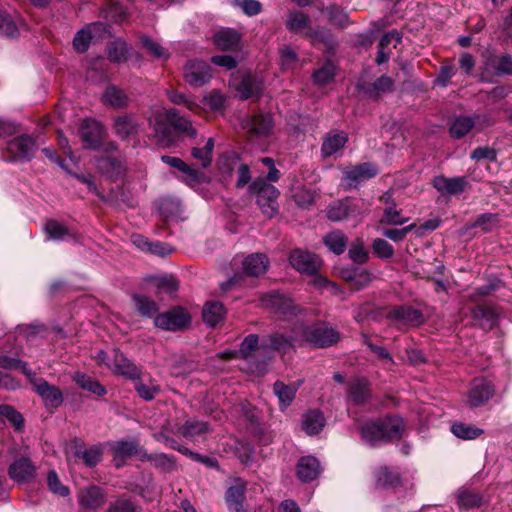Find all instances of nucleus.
Instances as JSON below:
<instances>
[{
	"mask_svg": "<svg viewBox=\"0 0 512 512\" xmlns=\"http://www.w3.org/2000/svg\"><path fill=\"white\" fill-rule=\"evenodd\" d=\"M359 430L362 440L371 447H376L401 438L404 422L398 415H387L365 422Z\"/></svg>",
	"mask_w": 512,
	"mask_h": 512,
	"instance_id": "nucleus-1",
	"label": "nucleus"
},
{
	"mask_svg": "<svg viewBox=\"0 0 512 512\" xmlns=\"http://www.w3.org/2000/svg\"><path fill=\"white\" fill-rule=\"evenodd\" d=\"M300 341L314 348L333 346L340 340V333L324 321H317L312 325L297 324Z\"/></svg>",
	"mask_w": 512,
	"mask_h": 512,
	"instance_id": "nucleus-2",
	"label": "nucleus"
},
{
	"mask_svg": "<svg viewBox=\"0 0 512 512\" xmlns=\"http://www.w3.org/2000/svg\"><path fill=\"white\" fill-rule=\"evenodd\" d=\"M289 262L301 274L315 276L313 279L315 287L323 288L330 285L327 278L318 275L322 262L316 254L301 249H294L290 252Z\"/></svg>",
	"mask_w": 512,
	"mask_h": 512,
	"instance_id": "nucleus-3",
	"label": "nucleus"
},
{
	"mask_svg": "<svg viewBox=\"0 0 512 512\" xmlns=\"http://www.w3.org/2000/svg\"><path fill=\"white\" fill-rule=\"evenodd\" d=\"M286 29L292 33L311 40L325 41L328 33L325 30H314L312 20L301 10H292L285 20Z\"/></svg>",
	"mask_w": 512,
	"mask_h": 512,
	"instance_id": "nucleus-4",
	"label": "nucleus"
},
{
	"mask_svg": "<svg viewBox=\"0 0 512 512\" xmlns=\"http://www.w3.org/2000/svg\"><path fill=\"white\" fill-rule=\"evenodd\" d=\"M249 189L257 195L256 201L262 213L268 218H273L278 213L279 190L264 178L255 179Z\"/></svg>",
	"mask_w": 512,
	"mask_h": 512,
	"instance_id": "nucleus-5",
	"label": "nucleus"
},
{
	"mask_svg": "<svg viewBox=\"0 0 512 512\" xmlns=\"http://www.w3.org/2000/svg\"><path fill=\"white\" fill-rule=\"evenodd\" d=\"M7 473L17 485H29L36 480L38 467L28 455L23 454L11 461Z\"/></svg>",
	"mask_w": 512,
	"mask_h": 512,
	"instance_id": "nucleus-6",
	"label": "nucleus"
},
{
	"mask_svg": "<svg viewBox=\"0 0 512 512\" xmlns=\"http://www.w3.org/2000/svg\"><path fill=\"white\" fill-rule=\"evenodd\" d=\"M262 302L283 320H292L302 313V309L290 297L278 291L267 293L263 296Z\"/></svg>",
	"mask_w": 512,
	"mask_h": 512,
	"instance_id": "nucleus-7",
	"label": "nucleus"
},
{
	"mask_svg": "<svg viewBox=\"0 0 512 512\" xmlns=\"http://www.w3.org/2000/svg\"><path fill=\"white\" fill-rule=\"evenodd\" d=\"M184 81L192 87H201L212 78V68L209 63L199 59H189L183 66Z\"/></svg>",
	"mask_w": 512,
	"mask_h": 512,
	"instance_id": "nucleus-8",
	"label": "nucleus"
},
{
	"mask_svg": "<svg viewBox=\"0 0 512 512\" xmlns=\"http://www.w3.org/2000/svg\"><path fill=\"white\" fill-rule=\"evenodd\" d=\"M103 452L104 450L101 444H94L87 447L85 443L78 438L71 441L68 450L71 457L75 460H81L88 468H94L102 461Z\"/></svg>",
	"mask_w": 512,
	"mask_h": 512,
	"instance_id": "nucleus-9",
	"label": "nucleus"
},
{
	"mask_svg": "<svg viewBox=\"0 0 512 512\" xmlns=\"http://www.w3.org/2000/svg\"><path fill=\"white\" fill-rule=\"evenodd\" d=\"M189 313L182 307H174L154 317L156 327L166 331L184 330L190 323Z\"/></svg>",
	"mask_w": 512,
	"mask_h": 512,
	"instance_id": "nucleus-10",
	"label": "nucleus"
},
{
	"mask_svg": "<svg viewBox=\"0 0 512 512\" xmlns=\"http://www.w3.org/2000/svg\"><path fill=\"white\" fill-rule=\"evenodd\" d=\"M157 143L163 148H172L177 145V138L171 121L168 120L167 110L158 112L150 121Z\"/></svg>",
	"mask_w": 512,
	"mask_h": 512,
	"instance_id": "nucleus-11",
	"label": "nucleus"
},
{
	"mask_svg": "<svg viewBox=\"0 0 512 512\" xmlns=\"http://www.w3.org/2000/svg\"><path fill=\"white\" fill-rule=\"evenodd\" d=\"M298 342H300V337L296 324L293 328L292 335L286 336L280 332H274L268 336L263 337L260 347L264 352L273 350L285 354L294 347L295 343Z\"/></svg>",
	"mask_w": 512,
	"mask_h": 512,
	"instance_id": "nucleus-12",
	"label": "nucleus"
},
{
	"mask_svg": "<svg viewBox=\"0 0 512 512\" xmlns=\"http://www.w3.org/2000/svg\"><path fill=\"white\" fill-rule=\"evenodd\" d=\"M386 318L406 327H419L424 323L422 311L410 305L394 306L387 313Z\"/></svg>",
	"mask_w": 512,
	"mask_h": 512,
	"instance_id": "nucleus-13",
	"label": "nucleus"
},
{
	"mask_svg": "<svg viewBox=\"0 0 512 512\" xmlns=\"http://www.w3.org/2000/svg\"><path fill=\"white\" fill-rule=\"evenodd\" d=\"M37 150L36 141L27 134L15 137L7 144V151L13 160L30 161Z\"/></svg>",
	"mask_w": 512,
	"mask_h": 512,
	"instance_id": "nucleus-14",
	"label": "nucleus"
},
{
	"mask_svg": "<svg viewBox=\"0 0 512 512\" xmlns=\"http://www.w3.org/2000/svg\"><path fill=\"white\" fill-rule=\"evenodd\" d=\"M495 387L493 383L485 378L473 380L468 392L467 404L471 408L485 405L494 395Z\"/></svg>",
	"mask_w": 512,
	"mask_h": 512,
	"instance_id": "nucleus-15",
	"label": "nucleus"
},
{
	"mask_svg": "<svg viewBox=\"0 0 512 512\" xmlns=\"http://www.w3.org/2000/svg\"><path fill=\"white\" fill-rule=\"evenodd\" d=\"M31 384L33 390L42 398L46 408L55 409L62 405L64 398L58 387L49 384L43 378H34Z\"/></svg>",
	"mask_w": 512,
	"mask_h": 512,
	"instance_id": "nucleus-16",
	"label": "nucleus"
},
{
	"mask_svg": "<svg viewBox=\"0 0 512 512\" xmlns=\"http://www.w3.org/2000/svg\"><path fill=\"white\" fill-rule=\"evenodd\" d=\"M468 184L465 176L449 178L444 175H438L432 180L433 187L444 197L461 194L466 190Z\"/></svg>",
	"mask_w": 512,
	"mask_h": 512,
	"instance_id": "nucleus-17",
	"label": "nucleus"
},
{
	"mask_svg": "<svg viewBox=\"0 0 512 512\" xmlns=\"http://www.w3.org/2000/svg\"><path fill=\"white\" fill-rule=\"evenodd\" d=\"M107 367L126 379L137 380L141 376V369L118 349L113 350L112 362L107 363Z\"/></svg>",
	"mask_w": 512,
	"mask_h": 512,
	"instance_id": "nucleus-18",
	"label": "nucleus"
},
{
	"mask_svg": "<svg viewBox=\"0 0 512 512\" xmlns=\"http://www.w3.org/2000/svg\"><path fill=\"white\" fill-rule=\"evenodd\" d=\"M247 483L241 478H234L228 487L225 500L230 512H247L244 509Z\"/></svg>",
	"mask_w": 512,
	"mask_h": 512,
	"instance_id": "nucleus-19",
	"label": "nucleus"
},
{
	"mask_svg": "<svg viewBox=\"0 0 512 512\" xmlns=\"http://www.w3.org/2000/svg\"><path fill=\"white\" fill-rule=\"evenodd\" d=\"M80 136L85 148L97 150L102 145L105 130L99 122L89 120L82 124L80 128Z\"/></svg>",
	"mask_w": 512,
	"mask_h": 512,
	"instance_id": "nucleus-20",
	"label": "nucleus"
},
{
	"mask_svg": "<svg viewBox=\"0 0 512 512\" xmlns=\"http://www.w3.org/2000/svg\"><path fill=\"white\" fill-rule=\"evenodd\" d=\"M357 89L364 93L372 100L378 99L382 94L392 92L394 90V81L387 75L378 77L372 83L358 82Z\"/></svg>",
	"mask_w": 512,
	"mask_h": 512,
	"instance_id": "nucleus-21",
	"label": "nucleus"
},
{
	"mask_svg": "<svg viewBox=\"0 0 512 512\" xmlns=\"http://www.w3.org/2000/svg\"><path fill=\"white\" fill-rule=\"evenodd\" d=\"M358 212L359 209L357 205L346 198L330 204L327 207L326 216L333 222H341L356 215Z\"/></svg>",
	"mask_w": 512,
	"mask_h": 512,
	"instance_id": "nucleus-22",
	"label": "nucleus"
},
{
	"mask_svg": "<svg viewBox=\"0 0 512 512\" xmlns=\"http://www.w3.org/2000/svg\"><path fill=\"white\" fill-rule=\"evenodd\" d=\"M111 452H116L120 456L126 458L137 457L142 461V455L145 453V448L141 446L140 441L135 438L121 439L109 443Z\"/></svg>",
	"mask_w": 512,
	"mask_h": 512,
	"instance_id": "nucleus-23",
	"label": "nucleus"
},
{
	"mask_svg": "<svg viewBox=\"0 0 512 512\" xmlns=\"http://www.w3.org/2000/svg\"><path fill=\"white\" fill-rule=\"evenodd\" d=\"M237 168V181L236 187L243 188L246 186L251 180V174L249 166L246 164H240L237 155H232L227 157L225 161L221 164V171L226 174H231L232 171Z\"/></svg>",
	"mask_w": 512,
	"mask_h": 512,
	"instance_id": "nucleus-24",
	"label": "nucleus"
},
{
	"mask_svg": "<svg viewBox=\"0 0 512 512\" xmlns=\"http://www.w3.org/2000/svg\"><path fill=\"white\" fill-rule=\"evenodd\" d=\"M347 398L355 405H364L370 399L369 382L364 378H355L347 387Z\"/></svg>",
	"mask_w": 512,
	"mask_h": 512,
	"instance_id": "nucleus-25",
	"label": "nucleus"
},
{
	"mask_svg": "<svg viewBox=\"0 0 512 512\" xmlns=\"http://www.w3.org/2000/svg\"><path fill=\"white\" fill-rule=\"evenodd\" d=\"M241 34L232 28H222L213 36L214 44L223 51H234L240 46Z\"/></svg>",
	"mask_w": 512,
	"mask_h": 512,
	"instance_id": "nucleus-26",
	"label": "nucleus"
},
{
	"mask_svg": "<svg viewBox=\"0 0 512 512\" xmlns=\"http://www.w3.org/2000/svg\"><path fill=\"white\" fill-rule=\"evenodd\" d=\"M321 473V466L314 456L301 457L297 464V477L302 482H311Z\"/></svg>",
	"mask_w": 512,
	"mask_h": 512,
	"instance_id": "nucleus-27",
	"label": "nucleus"
},
{
	"mask_svg": "<svg viewBox=\"0 0 512 512\" xmlns=\"http://www.w3.org/2000/svg\"><path fill=\"white\" fill-rule=\"evenodd\" d=\"M240 99L247 100L252 97L258 98L262 92V82L251 74L244 75L235 84Z\"/></svg>",
	"mask_w": 512,
	"mask_h": 512,
	"instance_id": "nucleus-28",
	"label": "nucleus"
},
{
	"mask_svg": "<svg viewBox=\"0 0 512 512\" xmlns=\"http://www.w3.org/2000/svg\"><path fill=\"white\" fill-rule=\"evenodd\" d=\"M23 27L24 23L18 14L0 12V36L15 38Z\"/></svg>",
	"mask_w": 512,
	"mask_h": 512,
	"instance_id": "nucleus-29",
	"label": "nucleus"
},
{
	"mask_svg": "<svg viewBox=\"0 0 512 512\" xmlns=\"http://www.w3.org/2000/svg\"><path fill=\"white\" fill-rule=\"evenodd\" d=\"M151 462L154 468L161 472L170 473L177 470L176 458L165 453H145L142 455V462Z\"/></svg>",
	"mask_w": 512,
	"mask_h": 512,
	"instance_id": "nucleus-30",
	"label": "nucleus"
},
{
	"mask_svg": "<svg viewBox=\"0 0 512 512\" xmlns=\"http://www.w3.org/2000/svg\"><path fill=\"white\" fill-rule=\"evenodd\" d=\"M378 174V168L375 164L370 162L355 165L345 171V178L353 183H360Z\"/></svg>",
	"mask_w": 512,
	"mask_h": 512,
	"instance_id": "nucleus-31",
	"label": "nucleus"
},
{
	"mask_svg": "<svg viewBox=\"0 0 512 512\" xmlns=\"http://www.w3.org/2000/svg\"><path fill=\"white\" fill-rule=\"evenodd\" d=\"M299 384H285L283 381L277 380L273 384V392L278 398L279 407L284 411L294 401Z\"/></svg>",
	"mask_w": 512,
	"mask_h": 512,
	"instance_id": "nucleus-32",
	"label": "nucleus"
},
{
	"mask_svg": "<svg viewBox=\"0 0 512 512\" xmlns=\"http://www.w3.org/2000/svg\"><path fill=\"white\" fill-rule=\"evenodd\" d=\"M247 127L253 136H267L273 128L272 116L262 113L252 115L247 122Z\"/></svg>",
	"mask_w": 512,
	"mask_h": 512,
	"instance_id": "nucleus-33",
	"label": "nucleus"
},
{
	"mask_svg": "<svg viewBox=\"0 0 512 512\" xmlns=\"http://www.w3.org/2000/svg\"><path fill=\"white\" fill-rule=\"evenodd\" d=\"M168 120L171 121L174 132L178 135L194 138L197 135L196 129L192 126L190 120L181 116L175 108L167 109Z\"/></svg>",
	"mask_w": 512,
	"mask_h": 512,
	"instance_id": "nucleus-34",
	"label": "nucleus"
},
{
	"mask_svg": "<svg viewBox=\"0 0 512 512\" xmlns=\"http://www.w3.org/2000/svg\"><path fill=\"white\" fill-rule=\"evenodd\" d=\"M242 264L246 275L258 277L266 272L269 261L265 254L254 253L247 256Z\"/></svg>",
	"mask_w": 512,
	"mask_h": 512,
	"instance_id": "nucleus-35",
	"label": "nucleus"
},
{
	"mask_svg": "<svg viewBox=\"0 0 512 512\" xmlns=\"http://www.w3.org/2000/svg\"><path fill=\"white\" fill-rule=\"evenodd\" d=\"M500 225V215L498 213H483L478 215L473 222L467 223L465 230L479 228L482 233H490Z\"/></svg>",
	"mask_w": 512,
	"mask_h": 512,
	"instance_id": "nucleus-36",
	"label": "nucleus"
},
{
	"mask_svg": "<svg viewBox=\"0 0 512 512\" xmlns=\"http://www.w3.org/2000/svg\"><path fill=\"white\" fill-rule=\"evenodd\" d=\"M472 315L484 329H492L497 324L498 313L493 306L478 304L473 308Z\"/></svg>",
	"mask_w": 512,
	"mask_h": 512,
	"instance_id": "nucleus-37",
	"label": "nucleus"
},
{
	"mask_svg": "<svg viewBox=\"0 0 512 512\" xmlns=\"http://www.w3.org/2000/svg\"><path fill=\"white\" fill-rule=\"evenodd\" d=\"M325 418L320 410L312 409L302 416V429L308 435H316L325 426Z\"/></svg>",
	"mask_w": 512,
	"mask_h": 512,
	"instance_id": "nucleus-38",
	"label": "nucleus"
},
{
	"mask_svg": "<svg viewBox=\"0 0 512 512\" xmlns=\"http://www.w3.org/2000/svg\"><path fill=\"white\" fill-rule=\"evenodd\" d=\"M80 504L88 509H96L105 501V495L98 486H90L79 493Z\"/></svg>",
	"mask_w": 512,
	"mask_h": 512,
	"instance_id": "nucleus-39",
	"label": "nucleus"
},
{
	"mask_svg": "<svg viewBox=\"0 0 512 512\" xmlns=\"http://www.w3.org/2000/svg\"><path fill=\"white\" fill-rule=\"evenodd\" d=\"M114 133L121 139H127L137 133L138 123L132 116L122 115L114 120Z\"/></svg>",
	"mask_w": 512,
	"mask_h": 512,
	"instance_id": "nucleus-40",
	"label": "nucleus"
},
{
	"mask_svg": "<svg viewBox=\"0 0 512 512\" xmlns=\"http://www.w3.org/2000/svg\"><path fill=\"white\" fill-rule=\"evenodd\" d=\"M225 307L221 302L218 301H211L207 302L204 305L203 311H202V317L203 321L211 326L214 327L217 324H219L225 315Z\"/></svg>",
	"mask_w": 512,
	"mask_h": 512,
	"instance_id": "nucleus-41",
	"label": "nucleus"
},
{
	"mask_svg": "<svg viewBox=\"0 0 512 512\" xmlns=\"http://www.w3.org/2000/svg\"><path fill=\"white\" fill-rule=\"evenodd\" d=\"M325 246L336 255H341L347 248L348 237L341 230H333L323 237Z\"/></svg>",
	"mask_w": 512,
	"mask_h": 512,
	"instance_id": "nucleus-42",
	"label": "nucleus"
},
{
	"mask_svg": "<svg viewBox=\"0 0 512 512\" xmlns=\"http://www.w3.org/2000/svg\"><path fill=\"white\" fill-rule=\"evenodd\" d=\"M178 432L185 438L194 439L211 432V428L208 422L189 419L178 428Z\"/></svg>",
	"mask_w": 512,
	"mask_h": 512,
	"instance_id": "nucleus-43",
	"label": "nucleus"
},
{
	"mask_svg": "<svg viewBox=\"0 0 512 512\" xmlns=\"http://www.w3.org/2000/svg\"><path fill=\"white\" fill-rule=\"evenodd\" d=\"M348 141L344 132L329 134L323 141L321 152L324 157H329L341 150Z\"/></svg>",
	"mask_w": 512,
	"mask_h": 512,
	"instance_id": "nucleus-44",
	"label": "nucleus"
},
{
	"mask_svg": "<svg viewBox=\"0 0 512 512\" xmlns=\"http://www.w3.org/2000/svg\"><path fill=\"white\" fill-rule=\"evenodd\" d=\"M96 167L99 172L110 178L119 176L123 171L121 161L118 158L111 156H101L96 158Z\"/></svg>",
	"mask_w": 512,
	"mask_h": 512,
	"instance_id": "nucleus-45",
	"label": "nucleus"
},
{
	"mask_svg": "<svg viewBox=\"0 0 512 512\" xmlns=\"http://www.w3.org/2000/svg\"><path fill=\"white\" fill-rule=\"evenodd\" d=\"M135 308L140 316L145 318L155 317L159 311L157 303L150 297L142 294L133 295Z\"/></svg>",
	"mask_w": 512,
	"mask_h": 512,
	"instance_id": "nucleus-46",
	"label": "nucleus"
},
{
	"mask_svg": "<svg viewBox=\"0 0 512 512\" xmlns=\"http://www.w3.org/2000/svg\"><path fill=\"white\" fill-rule=\"evenodd\" d=\"M132 381L137 395L145 401H152L160 392V386L154 379L149 378L147 382H144L139 377Z\"/></svg>",
	"mask_w": 512,
	"mask_h": 512,
	"instance_id": "nucleus-47",
	"label": "nucleus"
},
{
	"mask_svg": "<svg viewBox=\"0 0 512 512\" xmlns=\"http://www.w3.org/2000/svg\"><path fill=\"white\" fill-rule=\"evenodd\" d=\"M476 125L475 119L468 116L456 117L450 125L449 132L453 139H461L466 136Z\"/></svg>",
	"mask_w": 512,
	"mask_h": 512,
	"instance_id": "nucleus-48",
	"label": "nucleus"
},
{
	"mask_svg": "<svg viewBox=\"0 0 512 512\" xmlns=\"http://www.w3.org/2000/svg\"><path fill=\"white\" fill-rule=\"evenodd\" d=\"M348 256L355 264H364L369 260V252L365 246L363 238L354 239L348 249Z\"/></svg>",
	"mask_w": 512,
	"mask_h": 512,
	"instance_id": "nucleus-49",
	"label": "nucleus"
},
{
	"mask_svg": "<svg viewBox=\"0 0 512 512\" xmlns=\"http://www.w3.org/2000/svg\"><path fill=\"white\" fill-rule=\"evenodd\" d=\"M103 98L106 104L116 108H122L128 104L126 93L114 85H109L105 89Z\"/></svg>",
	"mask_w": 512,
	"mask_h": 512,
	"instance_id": "nucleus-50",
	"label": "nucleus"
},
{
	"mask_svg": "<svg viewBox=\"0 0 512 512\" xmlns=\"http://www.w3.org/2000/svg\"><path fill=\"white\" fill-rule=\"evenodd\" d=\"M214 149V139L209 138L203 147H193L191 156L198 161L202 168H207L212 163V152Z\"/></svg>",
	"mask_w": 512,
	"mask_h": 512,
	"instance_id": "nucleus-51",
	"label": "nucleus"
},
{
	"mask_svg": "<svg viewBox=\"0 0 512 512\" xmlns=\"http://www.w3.org/2000/svg\"><path fill=\"white\" fill-rule=\"evenodd\" d=\"M140 43L146 50L147 54L158 60H166L170 57V53L166 48L161 46L149 36H141Z\"/></svg>",
	"mask_w": 512,
	"mask_h": 512,
	"instance_id": "nucleus-52",
	"label": "nucleus"
},
{
	"mask_svg": "<svg viewBox=\"0 0 512 512\" xmlns=\"http://www.w3.org/2000/svg\"><path fill=\"white\" fill-rule=\"evenodd\" d=\"M44 231L52 240H64L73 236L72 232L66 226L54 219L46 221Z\"/></svg>",
	"mask_w": 512,
	"mask_h": 512,
	"instance_id": "nucleus-53",
	"label": "nucleus"
},
{
	"mask_svg": "<svg viewBox=\"0 0 512 512\" xmlns=\"http://www.w3.org/2000/svg\"><path fill=\"white\" fill-rule=\"evenodd\" d=\"M451 431L456 437L464 440L475 439L483 433L482 429L476 428L470 424H464L462 422L453 423L451 426Z\"/></svg>",
	"mask_w": 512,
	"mask_h": 512,
	"instance_id": "nucleus-54",
	"label": "nucleus"
},
{
	"mask_svg": "<svg viewBox=\"0 0 512 512\" xmlns=\"http://www.w3.org/2000/svg\"><path fill=\"white\" fill-rule=\"evenodd\" d=\"M408 220L409 218L402 215V210L397 209L395 204H393L384 208L380 224L398 226L403 225Z\"/></svg>",
	"mask_w": 512,
	"mask_h": 512,
	"instance_id": "nucleus-55",
	"label": "nucleus"
},
{
	"mask_svg": "<svg viewBox=\"0 0 512 512\" xmlns=\"http://www.w3.org/2000/svg\"><path fill=\"white\" fill-rule=\"evenodd\" d=\"M260 344L257 334H249L241 342L237 354L240 355L241 359H248L256 350H261Z\"/></svg>",
	"mask_w": 512,
	"mask_h": 512,
	"instance_id": "nucleus-56",
	"label": "nucleus"
},
{
	"mask_svg": "<svg viewBox=\"0 0 512 512\" xmlns=\"http://www.w3.org/2000/svg\"><path fill=\"white\" fill-rule=\"evenodd\" d=\"M484 504L483 497L470 490H465L458 495V505L464 509L479 508Z\"/></svg>",
	"mask_w": 512,
	"mask_h": 512,
	"instance_id": "nucleus-57",
	"label": "nucleus"
},
{
	"mask_svg": "<svg viewBox=\"0 0 512 512\" xmlns=\"http://www.w3.org/2000/svg\"><path fill=\"white\" fill-rule=\"evenodd\" d=\"M335 76V66L332 61L327 60L319 69H317L312 77L314 83L324 85L331 82Z\"/></svg>",
	"mask_w": 512,
	"mask_h": 512,
	"instance_id": "nucleus-58",
	"label": "nucleus"
},
{
	"mask_svg": "<svg viewBox=\"0 0 512 512\" xmlns=\"http://www.w3.org/2000/svg\"><path fill=\"white\" fill-rule=\"evenodd\" d=\"M371 248L374 255L379 259H391L395 254L393 246L382 238H375L372 242Z\"/></svg>",
	"mask_w": 512,
	"mask_h": 512,
	"instance_id": "nucleus-59",
	"label": "nucleus"
},
{
	"mask_svg": "<svg viewBox=\"0 0 512 512\" xmlns=\"http://www.w3.org/2000/svg\"><path fill=\"white\" fill-rule=\"evenodd\" d=\"M107 512H139V509L129 497L122 495L109 503Z\"/></svg>",
	"mask_w": 512,
	"mask_h": 512,
	"instance_id": "nucleus-60",
	"label": "nucleus"
},
{
	"mask_svg": "<svg viewBox=\"0 0 512 512\" xmlns=\"http://www.w3.org/2000/svg\"><path fill=\"white\" fill-rule=\"evenodd\" d=\"M0 415L6 418L15 427L16 430H21L24 426V419L21 413L11 405L1 404Z\"/></svg>",
	"mask_w": 512,
	"mask_h": 512,
	"instance_id": "nucleus-61",
	"label": "nucleus"
},
{
	"mask_svg": "<svg viewBox=\"0 0 512 512\" xmlns=\"http://www.w3.org/2000/svg\"><path fill=\"white\" fill-rule=\"evenodd\" d=\"M108 58L117 63L126 61L127 45L124 41H114L108 46Z\"/></svg>",
	"mask_w": 512,
	"mask_h": 512,
	"instance_id": "nucleus-62",
	"label": "nucleus"
},
{
	"mask_svg": "<svg viewBox=\"0 0 512 512\" xmlns=\"http://www.w3.org/2000/svg\"><path fill=\"white\" fill-rule=\"evenodd\" d=\"M377 479L384 487H394L400 482L399 474L389 467L380 468Z\"/></svg>",
	"mask_w": 512,
	"mask_h": 512,
	"instance_id": "nucleus-63",
	"label": "nucleus"
},
{
	"mask_svg": "<svg viewBox=\"0 0 512 512\" xmlns=\"http://www.w3.org/2000/svg\"><path fill=\"white\" fill-rule=\"evenodd\" d=\"M493 68L497 75H512V57L503 54L493 60Z\"/></svg>",
	"mask_w": 512,
	"mask_h": 512,
	"instance_id": "nucleus-64",
	"label": "nucleus"
}]
</instances>
